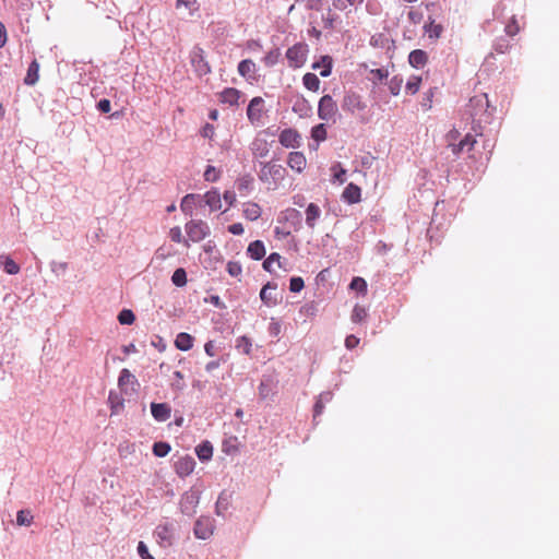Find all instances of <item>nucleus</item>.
Masks as SVG:
<instances>
[{"label":"nucleus","instance_id":"10","mask_svg":"<svg viewBox=\"0 0 559 559\" xmlns=\"http://www.w3.org/2000/svg\"><path fill=\"white\" fill-rule=\"evenodd\" d=\"M278 140L284 147H298L300 145V134L295 129H284L280 133Z\"/></svg>","mask_w":559,"mask_h":559},{"label":"nucleus","instance_id":"54","mask_svg":"<svg viewBox=\"0 0 559 559\" xmlns=\"http://www.w3.org/2000/svg\"><path fill=\"white\" fill-rule=\"evenodd\" d=\"M138 552L142 559H154V557L148 552V549L143 542L139 543Z\"/></svg>","mask_w":559,"mask_h":559},{"label":"nucleus","instance_id":"4","mask_svg":"<svg viewBox=\"0 0 559 559\" xmlns=\"http://www.w3.org/2000/svg\"><path fill=\"white\" fill-rule=\"evenodd\" d=\"M337 105L331 95H324L318 104V116L325 121H335L337 115Z\"/></svg>","mask_w":559,"mask_h":559},{"label":"nucleus","instance_id":"13","mask_svg":"<svg viewBox=\"0 0 559 559\" xmlns=\"http://www.w3.org/2000/svg\"><path fill=\"white\" fill-rule=\"evenodd\" d=\"M151 413L157 421H166L170 418L171 408L167 403H152Z\"/></svg>","mask_w":559,"mask_h":559},{"label":"nucleus","instance_id":"53","mask_svg":"<svg viewBox=\"0 0 559 559\" xmlns=\"http://www.w3.org/2000/svg\"><path fill=\"white\" fill-rule=\"evenodd\" d=\"M359 342H360V340L357 336L350 334V335L346 336V338H345V347L347 349H354L355 347H357L359 345Z\"/></svg>","mask_w":559,"mask_h":559},{"label":"nucleus","instance_id":"21","mask_svg":"<svg viewBox=\"0 0 559 559\" xmlns=\"http://www.w3.org/2000/svg\"><path fill=\"white\" fill-rule=\"evenodd\" d=\"M428 61V55L425 50L421 49H415L411 51L408 56V62L413 68H421L424 67Z\"/></svg>","mask_w":559,"mask_h":559},{"label":"nucleus","instance_id":"22","mask_svg":"<svg viewBox=\"0 0 559 559\" xmlns=\"http://www.w3.org/2000/svg\"><path fill=\"white\" fill-rule=\"evenodd\" d=\"M247 253L253 260H261L266 253L264 243L261 240L250 242L247 248Z\"/></svg>","mask_w":559,"mask_h":559},{"label":"nucleus","instance_id":"58","mask_svg":"<svg viewBox=\"0 0 559 559\" xmlns=\"http://www.w3.org/2000/svg\"><path fill=\"white\" fill-rule=\"evenodd\" d=\"M97 108L102 111V112H109L110 109H111V104H110V100L109 99H100L97 104Z\"/></svg>","mask_w":559,"mask_h":559},{"label":"nucleus","instance_id":"41","mask_svg":"<svg viewBox=\"0 0 559 559\" xmlns=\"http://www.w3.org/2000/svg\"><path fill=\"white\" fill-rule=\"evenodd\" d=\"M311 136L318 142L324 141L326 139V129L324 124L320 123L313 127L311 131Z\"/></svg>","mask_w":559,"mask_h":559},{"label":"nucleus","instance_id":"59","mask_svg":"<svg viewBox=\"0 0 559 559\" xmlns=\"http://www.w3.org/2000/svg\"><path fill=\"white\" fill-rule=\"evenodd\" d=\"M223 198L228 203L229 206H233L236 203V194L234 191H225Z\"/></svg>","mask_w":559,"mask_h":559},{"label":"nucleus","instance_id":"31","mask_svg":"<svg viewBox=\"0 0 559 559\" xmlns=\"http://www.w3.org/2000/svg\"><path fill=\"white\" fill-rule=\"evenodd\" d=\"M195 452L201 461H209L213 455V447L209 441H205L197 447Z\"/></svg>","mask_w":559,"mask_h":559},{"label":"nucleus","instance_id":"40","mask_svg":"<svg viewBox=\"0 0 559 559\" xmlns=\"http://www.w3.org/2000/svg\"><path fill=\"white\" fill-rule=\"evenodd\" d=\"M403 84L402 76L395 75L389 82V90L392 95L396 96L400 94L401 87Z\"/></svg>","mask_w":559,"mask_h":559},{"label":"nucleus","instance_id":"28","mask_svg":"<svg viewBox=\"0 0 559 559\" xmlns=\"http://www.w3.org/2000/svg\"><path fill=\"white\" fill-rule=\"evenodd\" d=\"M197 199L198 195L192 193L183 197L180 203V209L186 215H192Z\"/></svg>","mask_w":559,"mask_h":559},{"label":"nucleus","instance_id":"18","mask_svg":"<svg viewBox=\"0 0 559 559\" xmlns=\"http://www.w3.org/2000/svg\"><path fill=\"white\" fill-rule=\"evenodd\" d=\"M275 290L276 284L267 283L260 292V298L267 307H273L277 304L276 296L273 295Z\"/></svg>","mask_w":559,"mask_h":559},{"label":"nucleus","instance_id":"2","mask_svg":"<svg viewBox=\"0 0 559 559\" xmlns=\"http://www.w3.org/2000/svg\"><path fill=\"white\" fill-rule=\"evenodd\" d=\"M185 230L190 242H200L210 236L211 229L202 219H190L185 225Z\"/></svg>","mask_w":559,"mask_h":559},{"label":"nucleus","instance_id":"37","mask_svg":"<svg viewBox=\"0 0 559 559\" xmlns=\"http://www.w3.org/2000/svg\"><path fill=\"white\" fill-rule=\"evenodd\" d=\"M170 445L167 442H155L153 445V453L158 457H164L170 452Z\"/></svg>","mask_w":559,"mask_h":559},{"label":"nucleus","instance_id":"42","mask_svg":"<svg viewBox=\"0 0 559 559\" xmlns=\"http://www.w3.org/2000/svg\"><path fill=\"white\" fill-rule=\"evenodd\" d=\"M135 320V316L134 313L129 310V309H123L122 311H120V313L118 314V321L121 323V324H132Z\"/></svg>","mask_w":559,"mask_h":559},{"label":"nucleus","instance_id":"26","mask_svg":"<svg viewBox=\"0 0 559 559\" xmlns=\"http://www.w3.org/2000/svg\"><path fill=\"white\" fill-rule=\"evenodd\" d=\"M321 211L314 203H310L306 209V223L310 228H313L317 219L320 217Z\"/></svg>","mask_w":559,"mask_h":559},{"label":"nucleus","instance_id":"16","mask_svg":"<svg viewBox=\"0 0 559 559\" xmlns=\"http://www.w3.org/2000/svg\"><path fill=\"white\" fill-rule=\"evenodd\" d=\"M242 93L235 87H226L219 93V100L230 106L238 105Z\"/></svg>","mask_w":559,"mask_h":559},{"label":"nucleus","instance_id":"44","mask_svg":"<svg viewBox=\"0 0 559 559\" xmlns=\"http://www.w3.org/2000/svg\"><path fill=\"white\" fill-rule=\"evenodd\" d=\"M3 266H4V271L10 274V275H14V274H17L20 272V266L19 264L15 263L14 260H12L11 258L7 257L4 259V262H3Z\"/></svg>","mask_w":559,"mask_h":559},{"label":"nucleus","instance_id":"62","mask_svg":"<svg viewBox=\"0 0 559 559\" xmlns=\"http://www.w3.org/2000/svg\"><path fill=\"white\" fill-rule=\"evenodd\" d=\"M204 350L211 357H213L215 355V345H214L213 341H209L205 343Z\"/></svg>","mask_w":559,"mask_h":559},{"label":"nucleus","instance_id":"19","mask_svg":"<svg viewBox=\"0 0 559 559\" xmlns=\"http://www.w3.org/2000/svg\"><path fill=\"white\" fill-rule=\"evenodd\" d=\"M251 151L254 157L263 158L270 152V144L265 139H255L251 144Z\"/></svg>","mask_w":559,"mask_h":559},{"label":"nucleus","instance_id":"60","mask_svg":"<svg viewBox=\"0 0 559 559\" xmlns=\"http://www.w3.org/2000/svg\"><path fill=\"white\" fill-rule=\"evenodd\" d=\"M247 48L251 51H259L262 49V45L259 40L250 39L247 41Z\"/></svg>","mask_w":559,"mask_h":559},{"label":"nucleus","instance_id":"30","mask_svg":"<svg viewBox=\"0 0 559 559\" xmlns=\"http://www.w3.org/2000/svg\"><path fill=\"white\" fill-rule=\"evenodd\" d=\"M281 56H282V52H281L280 48L271 49L262 58V62L264 63L265 67L272 68L280 61Z\"/></svg>","mask_w":559,"mask_h":559},{"label":"nucleus","instance_id":"39","mask_svg":"<svg viewBox=\"0 0 559 559\" xmlns=\"http://www.w3.org/2000/svg\"><path fill=\"white\" fill-rule=\"evenodd\" d=\"M221 171L214 166L209 165L204 171V180L209 182H215L219 179Z\"/></svg>","mask_w":559,"mask_h":559},{"label":"nucleus","instance_id":"38","mask_svg":"<svg viewBox=\"0 0 559 559\" xmlns=\"http://www.w3.org/2000/svg\"><path fill=\"white\" fill-rule=\"evenodd\" d=\"M350 289L357 290L362 295L367 294V282L362 277H354L349 285Z\"/></svg>","mask_w":559,"mask_h":559},{"label":"nucleus","instance_id":"12","mask_svg":"<svg viewBox=\"0 0 559 559\" xmlns=\"http://www.w3.org/2000/svg\"><path fill=\"white\" fill-rule=\"evenodd\" d=\"M262 215V207L253 201L242 203V216L251 222L258 221Z\"/></svg>","mask_w":559,"mask_h":559},{"label":"nucleus","instance_id":"49","mask_svg":"<svg viewBox=\"0 0 559 559\" xmlns=\"http://www.w3.org/2000/svg\"><path fill=\"white\" fill-rule=\"evenodd\" d=\"M520 32V26L514 17L506 25V33L509 36H514Z\"/></svg>","mask_w":559,"mask_h":559},{"label":"nucleus","instance_id":"47","mask_svg":"<svg viewBox=\"0 0 559 559\" xmlns=\"http://www.w3.org/2000/svg\"><path fill=\"white\" fill-rule=\"evenodd\" d=\"M227 272L230 276L237 277L241 274L242 267L239 262L229 261L227 263Z\"/></svg>","mask_w":559,"mask_h":559},{"label":"nucleus","instance_id":"25","mask_svg":"<svg viewBox=\"0 0 559 559\" xmlns=\"http://www.w3.org/2000/svg\"><path fill=\"white\" fill-rule=\"evenodd\" d=\"M194 338L186 332H181L177 335L175 340V346L183 352H187L192 348Z\"/></svg>","mask_w":559,"mask_h":559},{"label":"nucleus","instance_id":"50","mask_svg":"<svg viewBox=\"0 0 559 559\" xmlns=\"http://www.w3.org/2000/svg\"><path fill=\"white\" fill-rule=\"evenodd\" d=\"M407 17L413 24H419L423 21L424 15L423 12L412 9L408 11Z\"/></svg>","mask_w":559,"mask_h":559},{"label":"nucleus","instance_id":"6","mask_svg":"<svg viewBox=\"0 0 559 559\" xmlns=\"http://www.w3.org/2000/svg\"><path fill=\"white\" fill-rule=\"evenodd\" d=\"M264 115V99L260 96L253 97L247 108L248 120L252 124L262 123Z\"/></svg>","mask_w":559,"mask_h":559},{"label":"nucleus","instance_id":"8","mask_svg":"<svg viewBox=\"0 0 559 559\" xmlns=\"http://www.w3.org/2000/svg\"><path fill=\"white\" fill-rule=\"evenodd\" d=\"M237 70H238L239 75L242 76L243 79H246L249 83H252V82L257 81V79H258L257 64L251 59L241 60L238 63Z\"/></svg>","mask_w":559,"mask_h":559},{"label":"nucleus","instance_id":"9","mask_svg":"<svg viewBox=\"0 0 559 559\" xmlns=\"http://www.w3.org/2000/svg\"><path fill=\"white\" fill-rule=\"evenodd\" d=\"M194 467L195 461L190 455L181 456L175 462V472L180 477H186L190 475L193 472Z\"/></svg>","mask_w":559,"mask_h":559},{"label":"nucleus","instance_id":"32","mask_svg":"<svg viewBox=\"0 0 559 559\" xmlns=\"http://www.w3.org/2000/svg\"><path fill=\"white\" fill-rule=\"evenodd\" d=\"M169 238L171 239V241H174L176 243H182L187 248L190 247L188 237L185 238L182 236L181 228L179 226H175V227L170 228Z\"/></svg>","mask_w":559,"mask_h":559},{"label":"nucleus","instance_id":"7","mask_svg":"<svg viewBox=\"0 0 559 559\" xmlns=\"http://www.w3.org/2000/svg\"><path fill=\"white\" fill-rule=\"evenodd\" d=\"M118 386L124 393H135L139 386L136 378L129 369H122L118 378Z\"/></svg>","mask_w":559,"mask_h":559},{"label":"nucleus","instance_id":"24","mask_svg":"<svg viewBox=\"0 0 559 559\" xmlns=\"http://www.w3.org/2000/svg\"><path fill=\"white\" fill-rule=\"evenodd\" d=\"M236 186L241 195H248L253 188V177L245 175L236 180Z\"/></svg>","mask_w":559,"mask_h":559},{"label":"nucleus","instance_id":"63","mask_svg":"<svg viewBox=\"0 0 559 559\" xmlns=\"http://www.w3.org/2000/svg\"><path fill=\"white\" fill-rule=\"evenodd\" d=\"M7 43V31L2 22H0V48Z\"/></svg>","mask_w":559,"mask_h":559},{"label":"nucleus","instance_id":"35","mask_svg":"<svg viewBox=\"0 0 559 559\" xmlns=\"http://www.w3.org/2000/svg\"><path fill=\"white\" fill-rule=\"evenodd\" d=\"M420 84H421V76L419 75H413L408 79V81L406 82V92L414 95L416 94L419 88H420Z\"/></svg>","mask_w":559,"mask_h":559},{"label":"nucleus","instance_id":"29","mask_svg":"<svg viewBox=\"0 0 559 559\" xmlns=\"http://www.w3.org/2000/svg\"><path fill=\"white\" fill-rule=\"evenodd\" d=\"M302 83L305 87L311 92H318L320 88V80L319 78L311 72H308L302 78Z\"/></svg>","mask_w":559,"mask_h":559},{"label":"nucleus","instance_id":"56","mask_svg":"<svg viewBox=\"0 0 559 559\" xmlns=\"http://www.w3.org/2000/svg\"><path fill=\"white\" fill-rule=\"evenodd\" d=\"M228 231L233 235H242L245 228L241 223H234L228 226Z\"/></svg>","mask_w":559,"mask_h":559},{"label":"nucleus","instance_id":"5","mask_svg":"<svg viewBox=\"0 0 559 559\" xmlns=\"http://www.w3.org/2000/svg\"><path fill=\"white\" fill-rule=\"evenodd\" d=\"M342 108L344 111L355 115L365 111L367 105L359 94L355 92H348L343 97Z\"/></svg>","mask_w":559,"mask_h":559},{"label":"nucleus","instance_id":"15","mask_svg":"<svg viewBox=\"0 0 559 559\" xmlns=\"http://www.w3.org/2000/svg\"><path fill=\"white\" fill-rule=\"evenodd\" d=\"M287 164L293 170L302 173L307 166V159L302 152H290Z\"/></svg>","mask_w":559,"mask_h":559},{"label":"nucleus","instance_id":"34","mask_svg":"<svg viewBox=\"0 0 559 559\" xmlns=\"http://www.w3.org/2000/svg\"><path fill=\"white\" fill-rule=\"evenodd\" d=\"M281 259L282 257L278 253H271L263 262L264 270L267 272H274L273 264H277L278 267H282Z\"/></svg>","mask_w":559,"mask_h":559},{"label":"nucleus","instance_id":"51","mask_svg":"<svg viewBox=\"0 0 559 559\" xmlns=\"http://www.w3.org/2000/svg\"><path fill=\"white\" fill-rule=\"evenodd\" d=\"M282 325L278 321L272 319L269 324V333L271 336L277 337L281 334Z\"/></svg>","mask_w":559,"mask_h":559},{"label":"nucleus","instance_id":"36","mask_svg":"<svg viewBox=\"0 0 559 559\" xmlns=\"http://www.w3.org/2000/svg\"><path fill=\"white\" fill-rule=\"evenodd\" d=\"M171 282L178 287L185 286L187 284V273L185 269H177L171 276Z\"/></svg>","mask_w":559,"mask_h":559},{"label":"nucleus","instance_id":"20","mask_svg":"<svg viewBox=\"0 0 559 559\" xmlns=\"http://www.w3.org/2000/svg\"><path fill=\"white\" fill-rule=\"evenodd\" d=\"M205 204L211 211H218L222 209V197L216 189L207 191L204 195Z\"/></svg>","mask_w":559,"mask_h":559},{"label":"nucleus","instance_id":"27","mask_svg":"<svg viewBox=\"0 0 559 559\" xmlns=\"http://www.w3.org/2000/svg\"><path fill=\"white\" fill-rule=\"evenodd\" d=\"M38 72H39V64L36 60H34L27 69V73L24 79V83L26 85H34L39 79Z\"/></svg>","mask_w":559,"mask_h":559},{"label":"nucleus","instance_id":"48","mask_svg":"<svg viewBox=\"0 0 559 559\" xmlns=\"http://www.w3.org/2000/svg\"><path fill=\"white\" fill-rule=\"evenodd\" d=\"M305 286L304 280L299 276L292 277L289 282V290L292 293H299Z\"/></svg>","mask_w":559,"mask_h":559},{"label":"nucleus","instance_id":"45","mask_svg":"<svg viewBox=\"0 0 559 559\" xmlns=\"http://www.w3.org/2000/svg\"><path fill=\"white\" fill-rule=\"evenodd\" d=\"M236 347L248 355L251 352L252 344L250 338H248L247 336H241L237 340Z\"/></svg>","mask_w":559,"mask_h":559},{"label":"nucleus","instance_id":"11","mask_svg":"<svg viewBox=\"0 0 559 559\" xmlns=\"http://www.w3.org/2000/svg\"><path fill=\"white\" fill-rule=\"evenodd\" d=\"M194 535L197 538L206 539L213 534V524L210 518H200L194 525Z\"/></svg>","mask_w":559,"mask_h":559},{"label":"nucleus","instance_id":"3","mask_svg":"<svg viewBox=\"0 0 559 559\" xmlns=\"http://www.w3.org/2000/svg\"><path fill=\"white\" fill-rule=\"evenodd\" d=\"M308 51V45L305 43H297L289 47L286 51L288 66L294 69L302 67L307 60Z\"/></svg>","mask_w":559,"mask_h":559},{"label":"nucleus","instance_id":"23","mask_svg":"<svg viewBox=\"0 0 559 559\" xmlns=\"http://www.w3.org/2000/svg\"><path fill=\"white\" fill-rule=\"evenodd\" d=\"M424 32L429 38L438 39L441 37L443 26L441 24H437L432 17H429L428 22L424 25Z\"/></svg>","mask_w":559,"mask_h":559},{"label":"nucleus","instance_id":"17","mask_svg":"<svg viewBox=\"0 0 559 559\" xmlns=\"http://www.w3.org/2000/svg\"><path fill=\"white\" fill-rule=\"evenodd\" d=\"M342 197L349 204L358 203L361 200V189L355 183H349L344 189Z\"/></svg>","mask_w":559,"mask_h":559},{"label":"nucleus","instance_id":"14","mask_svg":"<svg viewBox=\"0 0 559 559\" xmlns=\"http://www.w3.org/2000/svg\"><path fill=\"white\" fill-rule=\"evenodd\" d=\"M173 526L169 523L159 524L156 530L155 534L158 538V543L163 546H169L171 544L173 539Z\"/></svg>","mask_w":559,"mask_h":559},{"label":"nucleus","instance_id":"57","mask_svg":"<svg viewBox=\"0 0 559 559\" xmlns=\"http://www.w3.org/2000/svg\"><path fill=\"white\" fill-rule=\"evenodd\" d=\"M461 142L465 147H467V150H472L476 143V140L474 135L468 133L464 136V139L461 140Z\"/></svg>","mask_w":559,"mask_h":559},{"label":"nucleus","instance_id":"64","mask_svg":"<svg viewBox=\"0 0 559 559\" xmlns=\"http://www.w3.org/2000/svg\"><path fill=\"white\" fill-rule=\"evenodd\" d=\"M449 146L451 147L452 153H453L454 155H459V154H460V153L465 148V146L462 144V142H461V141H460V143H457V144L450 143V145H449Z\"/></svg>","mask_w":559,"mask_h":559},{"label":"nucleus","instance_id":"52","mask_svg":"<svg viewBox=\"0 0 559 559\" xmlns=\"http://www.w3.org/2000/svg\"><path fill=\"white\" fill-rule=\"evenodd\" d=\"M332 169L334 170L335 180L343 183L345 181L346 170L342 168L340 164L335 165Z\"/></svg>","mask_w":559,"mask_h":559},{"label":"nucleus","instance_id":"33","mask_svg":"<svg viewBox=\"0 0 559 559\" xmlns=\"http://www.w3.org/2000/svg\"><path fill=\"white\" fill-rule=\"evenodd\" d=\"M367 317V309L360 305H356L352 311L350 319L354 323H361Z\"/></svg>","mask_w":559,"mask_h":559},{"label":"nucleus","instance_id":"46","mask_svg":"<svg viewBox=\"0 0 559 559\" xmlns=\"http://www.w3.org/2000/svg\"><path fill=\"white\" fill-rule=\"evenodd\" d=\"M321 62L323 64V69L320 71V75L326 78L332 72V58L330 56H323L321 58Z\"/></svg>","mask_w":559,"mask_h":559},{"label":"nucleus","instance_id":"55","mask_svg":"<svg viewBox=\"0 0 559 559\" xmlns=\"http://www.w3.org/2000/svg\"><path fill=\"white\" fill-rule=\"evenodd\" d=\"M215 134V128L214 126L210 124V123H206L202 130H201V135L203 138H206V139H213Z\"/></svg>","mask_w":559,"mask_h":559},{"label":"nucleus","instance_id":"1","mask_svg":"<svg viewBox=\"0 0 559 559\" xmlns=\"http://www.w3.org/2000/svg\"><path fill=\"white\" fill-rule=\"evenodd\" d=\"M259 179L269 187L275 188L286 176V169L275 163H262L259 170Z\"/></svg>","mask_w":559,"mask_h":559},{"label":"nucleus","instance_id":"43","mask_svg":"<svg viewBox=\"0 0 559 559\" xmlns=\"http://www.w3.org/2000/svg\"><path fill=\"white\" fill-rule=\"evenodd\" d=\"M33 522V515L29 511L21 510L16 514V523L19 525H31Z\"/></svg>","mask_w":559,"mask_h":559},{"label":"nucleus","instance_id":"61","mask_svg":"<svg viewBox=\"0 0 559 559\" xmlns=\"http://www.w3.org/2000/svg\"><path fill=\"white\" fill-rule=\"evenodd\" d=\"M371 73L380 81L388 76V71L385 69H376L372 70Z\"/></svg>","mask_w":559,"mask_h":559}]
</instances>
